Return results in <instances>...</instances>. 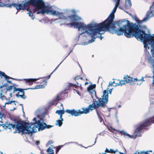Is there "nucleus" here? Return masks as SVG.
I'll list each match as a JSON object with an SVG mask.
<instances>
[{
    "label": "nucleus",
    "instance_id": "f257e3e1",
    "mask_svg": "<svg viewBox=\"0 0 154 154\" xmlns=\"http://www.w3.org/2000/svg\"><path fill=\"white\" fill-rule=\"evenodd\" d=\"M116 10H112L108 17L104 21L99 23L90 24L86 25L82 22H71L68 25L71 27L78 28L79 30L85 31L80 34L86 32L93 39L95 38V35L101 31H108L113 34L115 33L118 35H122L128 38L132 36L137 39H139L145 44L148 42H150L154 49V36L150 34H146L145 32L139 28V26L136 23H134L128 21L126 25H123V21L120 20L114 23V14Z\"/></svg>",
    "mask_w": 154,
    "mask_h": 154
},
{
    "label": "nucleus",
    "instance_id": "f03ea898",
    "mask_svg": "<svg viewBox=\"0 0 154 154\" xmlns=\"http://www.w3.org/2000/svg\"><path fill=\"white\" fill-rule=\"evenodd\" d=\"M23 1V4H14V6L17 10H31L30 6L34 9L33 10H56L57 8L52 6L48 2L45 3L43 0H28Z\"/></svg>",
    "mask_w": 154,
    "mask_h": 154
},
{
    "label": "nucleus",
    "instance_id": "7ed1b4c3",
    "mask_svg": "<svg viewBox=\"0 0 154 154\" xmlns=\"http://www.w3.org/2000/svg\"><path fill=\"white\" fill-rule=\"evenodd\" d=\"M153 123H154V115L144 120L137 125V128L134 133V136L130 135L124 131H120L114 129H113V131H112L115 134H120L121 135H123L125 137L134 138L136 136H140L142 130Z\"/></svg>",
    "mask_w": 154,
    "mask_h": 154
},
{
    "label": "nucleus",
    "instance_id": "20e7f679",
    "mask_svg": "<svg viewBox=\"0 0 154 154\" xmlns=\"http://www.w3.org/2000/svg\"><path fill=\"white\" fill-rule=\"evenodd\" d=\"M38 123H35L36 124L35 127L31 128V126H26L17 120L16 123V129L14 133L18 132L20 133L22 132V134H30L36 132V128H38V130H42L45 129V123L44 122L42 119H41L38 121Z\"/></svg>",
    "mask_w": 154,
    "mask_h": 154
},
{
    "label": "nucleus",
    "instance_id": "39448f33",
    "mask_svg": "<svg viewBox=\"0 0 154 154\" xmlns=\"http://www.w3.org/2000/svg\"><path fill=\"white\" fill-rule=\"evenodd\" d=\"M108 93L106 90L103 91L102 98H100L98 101L95 100L93 103L95 108L97 109L99 107H105L108 103Z\"/></svg>",
    "mask_w": 154,
    "mask_h": 154
},
{
    "label": "nucleus",
    "instance_id": "423d86ee",
    "mask_svg": "<svg viewBox=\"0 0 154 154\" xmlns=\"http://www.w3.org/2000/svg\"><path fill=\"white\" fill-rule=\"evenodd\" d=\"M16 86H15V84H13V85H12L8 87L7 88L8 91H11L13 89V93H14L16 92L19 91L22 94L20 95L19 94L20 93L19 92L17 93L16 95V96L17 97H20L21 98L24 99L26 98V97L24 95V90H27L28 89H23L20 88H16Z\"/></svg>",
    "mask_w": 154,
    "mask_h": 154
},
{
    "label": "nucleus",
    "instance_id": "0eeeda50",
    "mask_svg": "<svg viewBox=\"0 0 154 154\" xmlns=\"http://www.w3.org/2000/svg\"><path fill=\"white\" fill-rule=\"evenodd\" d=\"M41 14L42 15H44L45 14H51L57 16L60 18L66 19L65 17L63 15V13L59 12L56 10H41V11H39L37 12V14Z\"/></svg>",
    "mask_w": 154,
    "mask_h": 154
},
{
    "label": "nucleus",
    "instance_id": "6e6552de",
    "mask_svg": "<svg viewBox=\"0 0 154 154\" xmlns=\"http://www.w3.org/2000/svg\"><path fill=\"white\" fill-rule=\"evenodd\" d=\"M60 64H59L55 68V69L51 73L50 75H49L48 76H47L46 77H45L44 78V79L42 78V79L40 80L39 82H38V83H40V85H36L35 87L33 88H28V89H31V90H34L36 89H38L39 88H43L45 86H46L47 85V79H49L51 76V74L53 73L56 69H57L58 67L59 66Z\"/></svg>",
    "mask_w": 154,
    "mask_h": 154
},
{
    "label": "nucleus",
    "instance_id": "1a4fd4ad",
    "mask_svg": "<svg viewBox=\"0 0 154 154\" xmlns=\"http://www.w3.org/2000/svg\"><path fill=\"white\" fill-rule=\"evenodd\" d=\"M17 123V120H15L13 124L9 122H6L4 124H0V127L1 126L5 129H9L11 130V128H12L13 130L15 129L16 130Z\"/></svg>",
    "mask_w": 154,
    "mask_h": 154
},
{
    "label": "nucleus",
    "instance_id": "9d476101",
    "mask_svg": "<svg viewBox=\"0 0 154 154\" xmlns=\"http://www.w3.org/2000/svg\"><path fill=\"white\" fill-rule=\"evenodd\" d=\"M83 111H81L80 110H78L79 116L83 113L87 114L89 112L90 110L92 111L94 109H96L95 107L92 103V104L89 105L87 108H83L82 109Z\"/></svg>",
    "mask_w": 154,
    "mask_h": 154
},
{
    "label": "nucleus",
    "instance_id": "9b49d317",
    "mask_svg": "<svg viewBox=\"0 0 154 154\" xmlns=\"http://www.w3.org/2000/svg\"><path fill=\"white\" fill-rule=\"evenodd\" d=\"M137 80L138 79H137L136 78L134 79L132 77H130L127 75L124 77V80H123V81H124V85L126 83H131L132 82H134V84H137L138 85V83H136Z\"/></svg>",
    "mask_w": 154,
    "mask_h": 154
},
{
    "label": "nucleus",
    "instance_id": "f8f14e48",
    "mask_svg": "<svg viewBox=\"0 0 154 154\" xmlns=\"http://www.w3.org/2000/svg\"><path fill=\"white\" fill-rule=\"evenodd\" d=\"M79 79H80L82 80H83V78L82 77H79V76H76L74 78V80L76 81L77 80ZM76 83L77 85L76 84L70 83L69 84V85L70 87H74V88H76L77 87H81V84H79L77 82H76Z\"/></svg>",
    "mask_w": 154,
    "mask_h": 154
},
{
    "label": "nucleus",
    "instance_id": "ddd939ff",
    "mask_svg": "<svg viewBox=\"0 0 154 154\" xmlns=\"http://www.w3.org/2000/svg\"><path fill=\"white\" fill-rule=\"evenodd\" d=\"M112 84H114L113 85L114 86H117L120 85L121 86L124 85V81L123 80H119L115 79L112 83H111L112 85Z\"/></svg>",
    "mask_w": 154,
    "mask_h": 154
},
{
    "label": "nucleus",
    "instance_id": "4468645a",
    "mask_svg": "<svg viewBox=\"0 0 154 154\" xmlns=\"http://www.w3.org/2000/svg\"><path fill=\"white\" fill-rule=\"evenodd\" d=\"M65 112L71 115V116H79L78 110V111L75 110L74 109L69 110L67 109L65 110Z\"/></svg>",
    "mask_w": 154,
    "mask_h": 154
},
{
    "label": "nucleus",
    "instance_id": "2eb2a0df",
    "mask_svg": "<svg viewBox=\"0 0 154 154\" xmlns=\"http://www.w3.org/2000/svg\"><path fill=\"white\" fill-rule=\"evenodd\" d=\"M38 79H24L22 80L27 84L29 85H31L33 84V82H35Z\"/></svg>",
    "mask_w": 154,
    "mask_h": 154
},
{
    "label": "nucleus",
    "instance_id": "dca6fc26",
    "mask_svg": "<svg viewBox=\"0 0 154 154\" xmlns=\"http://www.w3.org/2000/svg\"><path fill=\"white\" fill-rule=\"evenodd\" d=\"M96 85L95 84L91 85L89 86L87 88V90L91 94H96V91L93 89L96 88Z\"/></svg>",
    "mask_w": 154,
    "mask_h": 154
},
{
    "label": "nucleus",
    "instance_id": "f3484780",
    "mask_svg": "<svg viewBox=\"0 0 154 154\" xmlns=\"http://www.w3.org/2000/svg\"><path fill=\"white\" fill-rule=\"evenodd\" d=\"M146 15V17L143 19V21H145L147 20L149 17L154 16V10H149L148 11Z\"/></svg>",
    "mask_w": 154,
    "mask_h": 154
},
{
    "label": "nucleus",
    "instance_id": "a211bd4d",
    "mask_svg": "<svg viewBox=\"0 0 154 154\" xmlns=\"http://www.w3.org/2000/svg\"><path fill=\"white\" fill-rule=\"evenodd\" d=\"M68 17L71 19V21L75 22L79 20L81 18L76 15H71L68 16Z\"/></svg>",
    "mask_w": 154,
    "mask_h": 154
},
{
    "label": "nucleus",
    "instance_id": "6ab92c4d",
    "mask_svg": "<svg viewBox=\"0 0 154 154\" xmlns=\"http://www.w3.org/2000/svg\"><path fill=\"white\" fill-rule=\"evenodd\" d=\"M120 0H117L115 6L113 10H116L118 7L119 6V8L123 10L124 9L123 6H121V5L119 6Z\"/></svg>",
    "mask_w": 154,
    "mask_h": 154
},
{
    "label": "nucleus",
    "instance_id": "aec40b11",
    "mask_svg": "<svg viewBox=\"0 0 154 154\" xmlns=\"http://www.w3.org/2000/svg\"><path fill=\"white\" fill-rule=\"evenodd\" d=\"M131 6V3L130 0H127L125 1V3L124 7L125 9H129Z\"/></svg>",
    "mask_w": 154,
    "mask_h": 154
},
{
    "label": "nucleus",
    "instance_id": "412c9836",
    "mask_svg": "<svg viewBox=\"0 0 154 154\" xmlns=\"http://www.w3.org/2000/svg\"><path fill=\"white\" fill-rule=\"evenodd\" d=\"M33 121H34L35 122L34 123H32V122L30 124V125H29V124L28 123H27V122L25 124V125H26V126H31H31L32 125H33V127H35V126H36V124H35V123H38V122H38V121H36V118H33Z\"/></svg>",
    "mask_w": 154,
    "mask_h": 154
},
{
    "label": "nucleus",
    "instance_id": "4be33fe9",
    "mask_svg": "<svg viewBox=\"0 0 154 154\" xmlns=\"http://www.w3.org/2000/svg\"><path fill=\"white\" fill-rule=\"evenodd\" d=\"M2 76H3L4 78L6 80L8 79V78H11L10 77L8 76L5 74V72L0 71V77L1 78H2Z\"/></svg>",
    "mask_w": 154,
    "mask_h": 154
},
{
    "label": "nucleus",
    "instance_id": "5701e85b",
    "mask_svg": "<svg viewBox=\"0 0 154 154\" xmlns=\"http://www.w3.org/2000/svg\"><path fill=\"white\" fill-rule=\"evenodd\" d=\"M117 151H118L117 149L114 150L113 149H109L107 148H106L105 150V152L110 153H115Z\"/></svg>",
    "mask_w": 154,
    "mask_h": 154
},
{
    "label": "nucleus",
    "instance_id": "b1692460",
    "mask_svg": "<svg viewBox=\"0 0 154 154\" xmlns=\"http://www.w3.org/2000/svg\"><path fill=\"white\" fill-rule=\"evenodd\" d=\"M95 109L97 114L98 116V118L100 120V122H102L103 121V119L101 116V115H102V114L101 113H100L97 109Z\"/></svg>",
    "mask_w": 154,
    "mask_h": 154
},
{
    "label": "nucleus",
    "instance_id": "393cba45",
    "mask_svg": "<svg viewBox=\"0 0 154 154\" xmlns=\"http://www.w3.org/2000/svg\"><path fill=\"white\" fill-rule=\"evenodd\" d=\"M27 11H29V12L27 13V14H29V17H32L34 13H35V12L38 11L36 13V14H37V12L38 11H41V10H32V11H33V12H32V10H27Z\"/></svg>",
    "mask_w": 154,
    "mask_h": 154
},
{
    "label": "nucleus",
    "instance_id": "a878e982",
    "mask_svg": "<svg viewBox=\"0 0 154 154\" xmlns=\"http://www.w3.org/2000/svg\"><path fill=\"white\" fill-rule=\"evenodd\" d=\"M62 121V120H58L56 121V125H58L59 127H60L63 124L62 121Z\"/></svg>",
    "mask_w": 154,
    "mask_h": 154
},
{
    "label": "nucleus",
    "instance_id": "bb28decb",
    "mask_svg": "<svg viewBox=\"0 0 154 154\" xmlns=\"http://www.w3.org/2000/svg\"><path fill=\"white\" fill-rule=\"evenodd\" d=\"M8 91L7 88H2L1 90L0 94H6V93Z\"/></svg>",
    "mask_w": 154,
    "mask_h": 154
},
{
    "label": "nucleus",
    "instance_id": "cd10ccee",
    "mask_svg": "<svg viewBox=\"0 0 154 154\" xmlns=\"http://www.w3.org/2000/svg\"><path fill=\"white\" fill-rule=\"evenodd\" d=\"M5 94H0V98L2 100H3L5 99L6 98V97L4 96V95Z\"/></svg>",
    "mask_w": 154,
    "mask_h": 154
},
{
    "label": "nucleus",
    "instance_id": "c85d7f7f",
    "mask_svg": "<svg viewBox=\"0 0 154 154\" xmlns=\"http://www.w3.org/2000/svg\"><path fill=\"white\" fill-rule=\"evenodd\" d=\"M54 142V141H53L52 140L48 141L47 144L46 145V146L47 147L50 144L53 143Z\"/></svg>",
    "mask_w": 154,
    "mask_h": 154
},
{
    "label": "nucleus",
    "instance_id": "c756f323",
    "mask_svg": "<svg viewBox=\"0 0 154 154\" xmlns=\"http://www.w3.org/2000/svg\"><path fill=\"white\" fill-rule=\"evenodd\" d=\"M10 77L11 78V77ZM11 79H15V80H18V81H21V79H14L12 78H11ZM8 79H9V78H8V79L6 80H7V82H8V83H10V84H13V83H12V82H11V81H9V80H8Z\"/></svg>",
    "mask_w": 154,
    "mask_h": 154
},
{
    "label": "nucleus",
    "instance_id": "7c9ffc66",
    "mask_svg": "<svg viewBox=\"0 0 154 154\" xmlns=\"http://www.w3.org/2000/svg\"><path fill=\"white\" fill-rule=\"evenodd\" d=\"M61 148V146H59L56 148V153H57Z\"/></svg>",
    "mask_w": 154,
    "mask_h": 154
},
{
    "label": "nucleus",
    "instance_id": "2f4dec72",
    "mask_svg": "<svg viewBox=\"0 0 154 154\" xmlns=\"http://www.w3.org/2000/svg\"><path fill=\"white\" fill-rule=\"evenodd\" d=\"M53 126L51 125H47L46 123L45 125V129L46 128H49L52 127Z\"/></svg>",
    "mask_w": 154,
    "mask_h": 154
},
{
    "label": "nucleus",
    "instance_id": "473e14b6",
    "mask_svg": "<svg viewBox=\"0 0 154 154\" xmlns=\"http://www.w3.org/2000/svg\"><path fill=\"white\" fill-rule=\"evenodd\" d=\"M15 101H8L7 102H6L5 104V106L6 105V104H11L12 103V102H14Z\"/></svg>",
    "mask_w": 154,
    "mask_h": 154
},
{
    "label": "nucleus",
    "instance_id": "72a5a7b5",
    "mask_svg": "<svg viewBox=\"0 0 154 154\" xmlns=\"http://www.w3.org/2000/svg\"><path fill=\"white\" fill-rule=\"evenodd\" d=\"M143 153V152H142V151H139V150H137L133 154H142Z\"/></svg>",
    "mask_w": 154,
    "mask_h": 154
},
{
    "label": "nucleus",
    "instance_id": "f704fd0d",
    "mask_svg": "<svg viewBox=\"0 0 154 154\" xmlns=\"http://www.w3.org/2000/svg\"><path fill=\"white\" fill-rule=\"evenodd\" d=\"M60 97L59 95H57L56 97V101L57 102L60 101Z\"/></svg>",
    "mask_w": 154,
    "mask_h": 154
},
{
    "label": "nucleus",
    "instance_id": "c9c22d12",
    "mask_svg": "<svg viewBox=\"0 0 154 154\" xmlns=\"http://www.w3.org/2000/svg\"><path fill=\"white\" fill-rule=\"evenodd\" d=\"M153 2L152 5L150 7V10H154V0Z\"/></svg>",
    "mask_w": 154,
    "mask_h": 154
},
{
    "label": "nucleus",
    "instance_id": "e433bc0d",
    "mask_svg": "<svg viewBox=\"0 0 154 154\" xmlns=\"http://www.w3.org/2000/svg\"><path fill=\"white\" fill-rule=\"evenodd\" d=\"M135 20L138 23H141V21L140 20H139L138 18L137 17H135Z\"/></svg>",
    "mask_w": 154,
    "mask_h": 154
},
{
    "label": "nucleus",
    "instance_id": "4c0bfd02",
    "mask_svg": "<svg viewBox=\"0 0 154 154\" xmlns=\"http://www.w3.org/2000/svg\"><path fill=\"white\" fill-rule=\"evenodd\" d=\"M56 113L57 114L59 115L61 114V112L60 110H57L56 112Z\"/></svg>",
    "mask_w": 154,
    "mask_h": 154
},
{
    "label": "nucleus",
    "instance_id": "58836bf2",
    "mask_svg": "<svg viewBox=\"0 0 154 154\" xmlns=\"http://www.w3.org/2000/svg\"><path fill=\"white\" fill-rule=\"evenodd\" d=\"M5 5V4L2 3L0 1V7L4 6Z\"/></svg>",
    "mask_w": 154,
    "mask_h": 154
},
{
    "label": "nucleus",
    "instance_id": "ea45409f",
    "mask_svg": "<svg viewBox=\"0 0 154 154\" xmlns=\"http://www.w3.org/2000/svg\"><path fill=\"white\" fill-rule=\"evenodd\" d=\"M143 79H144V77H142V78L140 79H138V80H137V82L138 81L139 82H140L141 81H144V80H143Z\"/></svg>",
    "mask_w": 154,
    "mask_h": 154
},
{
    "label": "nucleus",
    "instance_id": "a19ab883",
    "mask_svg": "<svg viewBox=\"0 0 154 154\" xmlns=\"http://www.w3.org/2000/svg\"><path fill=\"white\" fill-rule=\"evenodd\" d=\"M60 111L61 112V115L63 114L65 112V111H64L63 110H60Z\"/></svg>",
    "mask_w": 154,
    "mask_h": 154
},
{
    "label": "nucleus",
    "instance_id": "79ce46f5",
    "mask_svg": "<svg viewBox=\"0 0 154 154\" xmlns=\"http://www.w3.org/2000/svg\"><path fill=\"white\" fill-rule=\"evenodd\" d=\"M60 119L61 120H62V121H63V119L62 118L63 115L60 114Z\"/></svg>",
    "mask_w": 154,
    "mask_h": 154
},
{
    "label": "nucleus",
    "instance_id": "37998d69",
    "mask_svg": "<svg viewBox=\"0 0 154 154\" xmlns=\"http://www.w3.org/2000/svg\"><path fill=\"white\" fill-rule=\"evenodd\" d=\"M111 83H112L111 82H109V85L108 86H109L110 85L111 86H113V85H114V84H112V85Z\"/></svg>",
    "mask_w": 154,
    "mask_h": 154
},
{
    "label": "nucleus",
    "instance_id": "c03bdc74",
    "mask_svg": "<svg viewBox=\"0 0 154 154\" xmlns=\"http://www.w3.org/2000/svg\"><path fill=\"white\" fill-rule=\"evenodd\" d=\"M39 143H40V142L39 141H36V142H35V144L36 145H38L39 144Z\"/></svg>",
    "mask_w": 154,
    "mask_h": 154
},
{
    "label": "nucleus",
    "instance_id": "a18cd8bd",
    "mask_svg": "<svg viewBox=\"0 0 154 154\" xmlns=\"http://www.w3.org/2000/svg\"><path fill=\"white\" fill-rule=\"evenodd\" d=\"M7 86L5 85H4L2 86H1L0 87V89L2 88V87H6Z\"/></svg>",
    "mask_w": 154,
    "mask_h": 154
},
{
    "label": "nucleus",
    "instance_id": "49530a36",
    "mask_svg": "<svg viewBox=\"0 0 154 154\" xmlns=\"http://www.w3.org/2000/svg\"><path fill=\"white\" fill-rule=\"evenodd\" d=\"M142 152H143V153H142L146 154H148V153L147 152L142 151Z\"/></svg>",
    "mask_w": 154,
    "mask_h": 154
},
{
    "label": "nucleus",
    "instance_id": "de8ad7c7",
    "mask_svg": "<svg viewBox=\"0 0 154 154\" xmlns=\"http://www.w3.org/2000/svg\"><path fill=\"white\" fill-rule=\"evenodd\" d=\"M88 84V82H86L85 83V85H86Z\"/></svg>",
    "mask_w": 154,
    "mask_h": 154
},
{
    "label": "nucleus",
    "instance_id": "09e8293b",
    "mask_svg": "<svg viewBox=\"0 0 154 154\" xmlns=\"http://www.w3.org/2000/svg\"><path fill=\"white\" fill-rule=\"evenodd\" d=\"M119 153H120V154H124L123 153L121 152H119Z\"/></svg>",
    "mask_w": 154,
    "mask_h": 154
},
{
    "label": "nucleus",
    "instance_id": "8fccbe9b",
    "mask_svg": "<svg viewBox=\"0 0 154 154\" xmlns=\"http://www.w3.org/2000/svg\"><path fill=\"white\" fill-rule=\"evenodd\" d=\"M0 115H2V116H3V114L2 113H0Z\"/></svg>",
    "mask_w": 154,
    "mask_h": 154
},
{
    "label": "nucleus",
    "instance_id": "3c124183",
    "mask_svg": "<svg viewBox=\"0 0 154 154\" xmlns=\"http://www.w3.org/2000/svg\"><path fill=\"white\" fill-rule=\"evenodd\" d=\"M0 82H4V81H2V80H0Z\"/></svg>",
    "mask_w": 154,
    "mask_h": 154
},
{
    "label": "nucleus",
    "instance_id": "603ef678",
    "mask_svg": "<svg viewBox=\"0 0 154 154\" xmlns=\"http://www.w3.org/2000/svg\"><path fill=\"white\" fill-rule=\"evenodd\" d=\"M12 93H10V96H11V97H12V96H11V95H12Z\"/></svg>",
    "mask_w": 154,
    "mask_h": 154
},
{
    "label": "nucleus",
    "instance_id": "864d4df0",
    "mask_svg": "<svg viewBox=\"0 0 154 154\" xmlns=\"http://www.w3.org/2000/svg\"><path fill=\"white\" fill-rule=\"evenodd\" d=\"M91 41H92L91 42H93L94 41V40L92 39L91 40Z\"/></svg>",
    "mask_w": 154,
    "mask_h": 154
},
{
    "label": "nucleus",
    "instance_id": "5fc2aeb1",
    "mask_svg": "<svg viewBox=\"0 0 154 154\" xmlns=\"http://www.w3.org/2000/svg\"><path fill=\"white\" fill-rule=\"evenodd\" d=\"M84 147L85 148H88V147Z\"/></svg>",
    "mask_w": 154,
    "mask_h": 154
},
{
    "label": "nucleus",
    "instance_id": "6e6d98bb",
    "mask_svg": "<svg viewBox=\"0 0 154 154\" xmlns=\"http://www.w3.org/2000/svg\"><path fill=\"white\" fill-rule=\"evenodd\" d=\"M8 0V2H9L10 0Z\"/></svg>",
    "mask_w": 154,
    "mask_h": 154
},
{
    "label": "nucleus",
    "instance_id": "4d7b16f0",
    "mask_svg": "<svg viewBox=\"0 0 154 154\" xmlns=\"http://www.w3.org/2000/svg\"><path fill=\"white\" fill-rule=\"evenodd\" d=\"M62 105H63V104H61V106H62Z\"/></svg>",
    "mask_w": 154,
    "mask_h": 154
},
{
    "label": "nucleus",
    "instance_id": "13d9d810",
    "mask_svg": "<svg viewBox=\"0 0 154 154\" xmlns=\"http://www.w3.org/2000/svg\"><path fill=\"white\" fill-rule=\"evenodd\" d=\"M104 153H102V154H104Z\"/></svg>",
    "mask_w": 154,
    "mask_h": 154
},
{
    "label": "nucleus",
    "instance_id": "bf43d9fd",
    "mask_svg": "<svg viewBox=\"0 0 154 154\" xmlns=\"http://www.w3.org/2000/svg\"><path fill=\"white\" fill-rule=\"evenodd\" d=\"M18 12V11H17V13H16V14H17V12Z\"/></svg>",
    "mask_w": 154,
    "mask_h": 154
},
{
    "label": "nucleus",
    "instance_id": "052dcab7",
    "mask_svg": "<svg viewBox=\"0 0 154 154\" xmlns=\"http://www.w3.org/2000/svg\"><path fill=\"white\" fill-rule=\"evenodd\" d=\"M141 83V82H140V84Z\"/></svg>",
    "mask_w": 154,
    "mask_h": 154
},
{
    "label": "nucleus",
    "instance_id": "680f3d73",
    "mask_svg": "<svg viewBox=\"0 0 154 154\" xmlns=\"http://www.w3.org/2000/svg\"><path fill=\"white\" fill-rule=\"evenodd\" d=\"M130 14V15H131V14Z\"/></svg>",
    "mask_w": 154,
    "mask_h": 154
},
{
    "label": "nucleus",
    "instance_id": "e2e57ef3",
    "mask_svg": "<svg viewBox=\"0 0 154 154\" xmlns=\"http://www.w3.org/2000/svg\"><path fill=\"white\" fill-rule=\"evenodd\" d=\"M153 154H154V152L153 153Z\"/></svg>",
    "mask_w": 154,
    "mask_h": 154
}]
</instances>
